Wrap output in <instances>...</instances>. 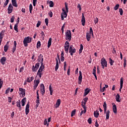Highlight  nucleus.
Listing matches in <instances>:
<instances>
[{"label":"nucleus","mask_w":127,"mask_h":127,"mask_svg":"<svg viewBox=\"0 0 127 127\" xmlns=\"http://www.w3.org/2000/svg\"><path fill=\"white\" fill-rule=\"evenodd\" d=\"M65 9L64 8H63L62 9L63 14L61 15L62 20H64V18H66V16L67 15V13L68 12V8L67 4L66 2L65 3Z\"/></svg>","instance_id":"1"},{"label":"nucleus","mask_w":127,"mask_h":127,"mask_svg":"<svg viewBox=\"0 0 127 127\" xmlns=\"http://www.w3.org/2000/svg\"><path fill=\"white\" fill-rule=\"evenodd\" d=\"M103 108L104 110V114H106V120H109L110 117V111L108 110L107 111V105L106 102H104V103L103 104Z\"/></svg>","instance_id":"2"},{"label":"nucleus","mask_w":127,"mask_h":127,"mask_svg":"<svg viewBox=\"0 0 127 127\" xmlns=\"http://www.w3.org/2000/svg\"><path fill=\"white\" fill-rule=\"evenodd\" d=\"M32 41V38L29 37H25L23 40V44L24 47L28 46V43H31Z\"/></svg>","instance_id":"3"},{"label":"nucleus","mask_w":127,"mask_h":127,"mask_svg":"<svg viewBox=\"0 0 127 127\" xmlns=\"http://www.w3.org/2000/svg\"><path fill=\"white\" fill-rule=\"evenodd\" d=\"M65 36H66L65 39H66V40H68L69 41H71V33L70 30H67V31L65 33Z\"/></svg>","instance_id":"4"},{"label":"nucleus","mask_w":127,"mask_h":127,"mask_svg":"<svg viewBox=\"0 0 127 127\" xmlns=\"http://www.w3.org/2000/svg\"><path fill=\"white\" fill-rule=\"evenodd\" d=\"M76 52V49L73 48V46L71 45L69 48L68 53H70L71 56H73V54H75Z\"/></svg>","instance_id":"5"},{"label":"nucleus","mask_w":127,"mask_h":127,"mask_svg":"<svg viewBox=\"0 0 127 127\" xmlns=\"http://www.w3.org/2000/svg\"><path fill=\"white\" fill-rule=\"evenodd\" d=\"M101 64L104 65L105 67L108 66L107 61L105 58H103L101 60Z\"/></svg>","instance_id":"6"},{"label":"nucleus","mask_w":127,"mask_h":127,"mask_svg":"<svg viewBox=\"0 0 127 127\" xmlns=\"http://www.w3.org/2000/svg\"><path fill=\"white\" fill-rule=\"evenodd\" d=\"M36 103H37V107H38V106L40 105V96L39 94V90L37 91V100L36 101Z\"/></svg>","instance_id":"7"},{"label":"nucleus","mask_w":127,"mask_h":127,"mask_svg":"<svg viewBox=\"0 0 127 127\" xmlns=\"http://www.w3.org/2000/svg\"><path fill=\"white\" fill-rule=\"evenodd\" d=\"M13 9V6L11 4H10L7 8V11L8 14L12 13Z\"/></svg>","instance_id":"8"},{"label":"nucleus","mask_w":127,"mask_h":127,"mask_svg":"<svg viewBox=\"0 0 127 127\" xmlns=\"http://www.w3.org/2000/svg\"><path fill=\"white\" fill-rule=\"evenodd\" d=\"M79 75L78 76V84L79 85H81V84L82 83V72L81 71H79Z\"/></svg>","instance_id":"9"},{"label":"nucleus","mask_w":127,"mask_h":127,"mask_svg":"<svg viewBox=\"0 0 127 127\" xmlns=\"http://www.w3.org/2000/svg\"><path fill=\"white\" fill-rule=\"evenodd\" d=\"M124 85V78H121L120 79V92H121L122 89L123 88Z\"/></svg>","instance_id":"10"},{"label":"nucleus","mask_w":127,"mask_h":127,"mask_svg":"<svg viewBox=\"0 0 127 127\" xmlns=\"http://www.w3.org/2000/svg\"><path fill=\"white\" fill-rule=\"evenodd\" d=\"M16 106L17 107V108H19V111H21L22 110V107L21 106V102L20 100H18L16 102Z\"/></svg>","instance_id":"11"},{"label":"nucleus","mask_w":127,"mask_h":127,"mask_svg":"<svg viewBox=\"0 0 127 127\" xmlns=\"http://www.w3.org/2000/svg\"><path fill=\"white\" fill-rule=\"evenodd\" d=\"M19 91L21 92V94H22V97H24L25 95V90L22 88H19Z\"/></svg>","instance_id":"12"},{"label":"nucleus","mask_w":127,"mask_h":127,"mask_svg":"<svg viewBox=\"0 0 127 127\" xmlns=\"http://www.w3.org/2000/svg\"><path fill=\"white\" fill-rule=\"evenodd\" d=\"M29 113V103L28 102L26 109H25V114L26 115H28Z\"/></svg>","instance_id":"13"},{"label":"nucleus","mask_w":127,"mask_h":127,"mask_svg":"<svg viewBox=\"0 0 127 127\" xmlns=\"http://www.w3.org/2000/svg\"><path fill=\"white\" fill-rule=\"evenodd\" d=\"M85 16L84 15V14L83 13H82V18H81V23H82V25L83 26H85Z\"/></svg>","instance_id":"14"},{"label":"nucleus","mask_w":127,"mask_h":127,"mask_svg":"<svg viewBox=\"0 0 127 127\" xmlns=\"http://www.w3.org/2000/svg\"><path fill=\"white\" fill-rule=\"evenodd\" d=\"M43 58V56L41 54L38 56L39 62H40L41 64L43 63L44 59Z\"/></svg>","instance_id":"15"},{"label":"nucleus","mask_w":127,"mask_h":127,"mask_svg":"<svg viewBox=\"0 0 127 127\" xmlns=\"http://www.w3.org/2000/svg\"><path fill=\"white\" fill-rule=\"evenodd\" d=\"M112 105H113V111L115 113V114H117V106H116V104L114 103L112 104Z\"/></svg>","instance_id":"16"},{"label":"nucleus","mask_w":127,"mask_h":127,"mask_svg":"<svg viewBox=\"0 0 127 127\" xmlns=\"http://www.w3.org/2000/svg\"><path fill=\"white\" fill-rule=\"evenodd\" d=\"M44 69L45 65H44V63H41V65L38 69L39 72H42Z\"/></svg>","instance_id":"17"},{"label":"nucleus","mask_w":127,"mask_h":127,"mask_svg":"<svg viewBox=\"0 0 127 127\" xmlns=\"http://www.w3.org/2000/svg\"><path fill=\"white\" fill-rule=\"evenodd\" d=\"M6 61V58L5 57H2L0 60V62L2 65L5 64V63Z\"/></svg>","instance_id":"18"},{"label":"nucleus","mask_w":127,"mask_h":127,"mask_svg":"<svg viewBox=\"0 0 127 127\" xmlns=\"http://www.w3.org/2000/svg\"><path fill=\"white\" fill-rule=\"evenodd\" d=\"M61 104V100L58 99L56 104V108H58Z\"/></svg>","instance_id":"19"},{"label":"nucleus","mask_w":127,"mask_h":127,"mask_svg":"<svg viewBox=\"0 0 127 127\" xmlns=\"http://www.w3.org/2000/svg\"><path fill=\"white\" fill-rule=\"evenodd\" d=\"M90 92V89H88V88H86L85 89L84 93L83 94L84 97H86V96Z\"/></svg>","instance_id":"20"},{"label":"nucleus","mask_w":127,"mask_h":127,"mask_svg":"<svg viewBox=\"0 0 127 127\" xmlns=\"http://www.w3.org/2000/svg\"><path fill=\"white\" fill-rule=\"evenodd\" d=\"M91 34H90L89 33H86V38L87 39V41L88 42L90 41L91 39Z\"/></svg>","instance_id":"21"},{"label":"nucleus","mask_w":127,"mask_h":127,"mask_svg":"<svg viewBox=\"0 0 127 127\" xmlns=\"http://www.w3.org/2000/svg\"><path fill=\"white\" fill-rule=\"evenodd\" d=\"M11 3L13 6L17 7L18 6L16 0H11Z\"/></svg>","instance_id":"22"},{"label":"nucleus","mask_w":127,"mask_h":127,"mask_svg":"<svg viewBox=\"0 0 127 127\" xmlns=\"http://www.w3.org/2000/svg\"><path fill=\"white\" fill-rule=\"evenodd\" d=\"M56 65L55 66V71H57L58 70V69H59V62L58 60H57V59H56Z\"/></svg>","instance_id":"23"},{"label":"nucleus","mask_w":127,"mask_h":127,"mask_svg":"<svg viewBox=\"0 0 127 127\" xmlns=\"http://www.w3.org/2000/svg\"><path fill=\"white\" fill-rule=\"evenodd\" d=\"M52 39L50 38L48 42V48H49L51 46Z\"/></svg>","instance_id":"24"},{"label":"nucleus","mask_w":127,"mask_h":127,"mask_svg":"<svg viewBox=\"0 0 127 127\" xmlns=\"http://www.w3.org/2000/svg\"><path fill=\"white\" fill-rule=\"evenodd\" d=\"M34 77H28L27 78V82L28 83H30L34 80Z\"/></svg>","instance_id":"25"},{"label":"nucleus","mask_w":127,"mask_h":127,"mask_svg":"<svg viewBox=\"0 0 127 127\" xmlns=\"http://www.w3.org/2000/svg\"><path fill=\"white\" fill-rule=\"evenodd\" d=\"M120 98V95L118 94L116 96V101L118 102L119 103H120L121 102V101L119 100Z\"/></svg>","instance_id":"26"},{"label":"nucleus","mask_w":127,"mask_h":127,"mask_svg":"<svg viewBox=\"0 0 127 127\" xmlns=\"http://www.w3.org/2000/svg\"><path fill=\"white\" fill-rule=\"evenodd\" d=\"M26 101V98L25 97L23 98L21 101L22 106H24Z\"/></svg>","instance_id":"27"},{"label":"nucleus","mask_w":127,"mask_h":127,"mask_svg":"<svg viewBox=\"0 0 127 127\" xmlns=\"http://www.w3.org/2000/svg\"><path fill=\"white\" fill-rule=\"evenodd\" d=\"M40 83V80H36V81H34V85L35 86L38 87L39 84Z\"/></svg>","instance_id":"28"},{"label":"nucleus","mask_w":127,"mask_h":127,"mask_svg":"<svg viewBox=\"0 0 127 127\" xmlns=\"http://www.w3.org/2000/svg\"><path fill=\"white\" fill-rule=\"evenodd\" d=\"M38 69L37 68V66L35 65H33L32 67V71L33 72L36 71Z\"/></svg>","instance_id":"29"},{"label":"nucleus","mask_w":127,"mask_h":127,"mask_svg":"<svg viewBox=\"0 0 127 127\" xmlns=\"http://www.w3.org/2000/svg\"><path fill=\"white\" fill-rule=\"evenodd\" d=\"M94 117L97 118L99 116V113L98 111H96V112L94 111Z\"/></svg>","instance_id":"30"},{"label":"nucleus","mask_w":127,"mask_h":127,"mask_svg":"<svg viewBox=\"0 0 127 127\" xmlns=\"http://www.w3.org/2000/svg\"><path fill=\"white\" fill-rule=\"evenodd\" d=\"M43 75V73H42L41 71H39V70H38V72L37 73V75L39 76V77H40V78H41L42 75Z\"/></svg>","instance_id":"31"},{"label":"nucleus","mask_w":127,"mask_h":127,"mask_svg":"<svg viewBox=\"0 0 127 127\" xmlns=\"http://www.w3.org/2000/svg\"><path fill=\"white\" fill-rule=\"evenodd\" d=\"M18 24H15L14 27V29L16 31V32H19L18 29Z\"/></svg>","instance_id":"32"},{"label":"nucleus","mask_w":127,"mask_h":127,"mask_svg":"<svg viewBox=\"0 0 127 127\" xmlns=\"http://www.w3.org/2000/svg\"><path fill=\"white\" fill-rule=\"evenodd\" d=\"M49 91L50 92V95H52L53 93V90L52 89L51 84L49 86Z\"/></svg>","instance_id":"33"},{"label":"nucleus","mask_w":127,"mask_h":127,"mask_svg":"<svg viewBox=\"0 0 127 127\" xmlns=\"http://www.w3.org/2000/svg\"><path fill=\"white\" fill-rule=\"evenodd\" d=\"M114 63V61L112 60L111 58H109V64H110V65L112 66Z\"/></svg>","instance_id":"34"},{"label":"nucleus","mask_w":127,"mask_h":127,"mask_svg":"<svg viewBox=\"0 0 127 127\" xmlns=\"http://www.w3.org/2000/svg\"><path fill=\"white\" fill-rule=\"evenodd\" d=\"M49 6L50 7H53L54 6V3L53 1L51 0L49 1Z\"/></svg>","instance_id":"35"},{"label":"nucleus","mask_w":127,"mask_h":127,"mask_svg":"<svg viewBox=\"0 0 127 127\" xmlns=\"http://www.w3.org/2000/svg\"><path fill=\"white\" fill-rule=\"evenodd\" d=\"M4 31H2L0 33V39H2L3 38Z\"/></svg>","instance_id":"36"},{"label":"nucleus","mask_w":127,"mask_h":127,"mask_svg":"<svg viewBox=\"0 0 127 127\" xmlns=\"http://www.w3.org/2000/svg\"><path fill=\"white\" fill-rule=\"evenodd\" d=\"M93 74L94 75V77L96 79V80L97 79V74L96 73V70H95V69H93V72H92Z\"/></svg>","instance_id":"37"},{"label":"nucleus","mask_w":127,"mask_h":127,"mask_svg":"<svg viewBox=\"0 0 127 127\" xmlns=\"http://www.w3.org/2000/svg\"><path fill=\"white\" fill-rule=\"evenodd\" d=\"M8 50V46H7V45H5L4 47V51L5 52H7Z\"/></svg>","instance_id":"38"},{"label":"nucleus","mask_w":127,"mask_h":127,"mask_svg":"<svg viewBox=\"0 0 127 127\" xmlns=\"http://www.w3.org/2000/svg\"><path fill=\"white\" fill-rule=\"evenodd\" d=\"M76 114V109H74L73 111H72L71 113V117H72L74 115H75Z\"/></svg>","instance_id":"39"},{"label":"nucleus","mask_w":127,"mask_h":127,"mask_svg":"<svg viewBox=\"0 0 127 127\" xmlns=\"http://www.w3.org/2000/svg\"><path fill=\"white\" fill-rule=\"evenodd\" d=\"M64 47H69V43L67 41L65 42Z\"/></svg>","instance_id":"40"},{"label":"nucleus","mask_w":127,"mask_h":127,"mask_svg":"<svg viewBox=\"0 0 127 127\" xmlns=\"http://www.w3.org/2000/svg\"><path fill=\"white\" fill-rule=\"evenodd\" d=\"M32 10H33V5L32 4H30L29 5V11L30 13H32Z\"/></svg>","instance_id":"41"},{"label":"nucleus","mask_w":127,"mask_h":127,"mask_svg":"<svg viewBox=\"0 0 127 127\" xmlns=\"http://www.w3.org/2000/svg\"><path fill=\"white\" fill-rule=\"evenodd\" d=\"M44 125L45 126H46L47 125V127H48L49 125V124L48 123V121H47V119H45L44 121Z\"/></svg>","instance_id":"42"},{"label":"nucleus","mask_w":127,"mask_h":127,"mask_svg":"<svg viewBox=\"0 0 127 127\" xmlns=\"http://www.w3.org/2000/svg\"><path fill=\"white\" fill-rule=\"evenodd\" d=\"M3 84V81L2 80L1 78H0V89L2 88Z\"/></svg>","instance_id":"43"},{"label":"nucleus","mask_w":127,"mask_h":127,"mask_svg":"<svg viewBox=\"0 0 127 127\" xmlns=\"http://www.w3.org/2000/svg\"><path fill=\"white\" fill-rule=\"evenodd\" d=\"M41 92L42 95H44V94L45 93V88H41Z\"/></svg>","instance_id":"44"},{"label":"nucleus","mask_w":127,"mask_h":127,"mask_svg":"<svg viewBox=\"0 0 127 127\" xmlns=\"http://www.w3.org/2000/svg\"><path fill=\"white\" fill-rule=\"evenodd\" d=\"M9 0H6L5 2L4 3V5H3L4 7H6L7 5L8 2H9Z\"/></svg>","instance_id":"45"},{"label":"nucleus","mask_w":127,"mask_h":127,"mask_svg":"<svg viewBox=\"0 0 127 127\" xmlns=\"http://www.w3.org/2000/svg\"><path fill=\"white\" fill-rule=\"evenodd\" d=\"M82 108L84 109V114H85L87 111V107L85 106V105L82 106Z\"/></svg>","instance_id":"46"},{"label":"nucleus","mask_w":127,"mask_h":127,"mask_svg":"<svg viewBox=\"0 0 127 127\" xmlns=\"http://www.w3.org/2000/svg\"><path fill=\"white\" fill-rule=\"evenodd\" d=\"M120 4H117L116 6L114 7V10H117L119 8Z\"/></svg>","instance_id":"47"},{"label":"nucleus","mask_w":127,"mask_h":127,"mask_svg":"<svg viewBox=\"0 0 127 127\" xmlns=\"http://www.w3.org/2000/svg\"><path fill=\"white\" fill-rule=\"evenodd\" d=\"M41 47V43L40 41L37 43V48L39 49Z\"/></svg>","instance_id":"48"},{"label":"nucleus","mask_w":127,"mask_h":127,"mask_svg":"<svg viewBox=\"0 0 127 127\" xmlns=\"http://www.w3.org/2000/svg\"><path fill=\"white\" fill-rule=\"evenodd\" d=\"M49 19L48 18H45V23L47 26H48Z\"/></svg>","instance_id":"49"},{"label":"nucleus","mask_w":127,"mask_h":127,"mask_svg":"<svg viewBox=\"0 0 127 127\" xmlns=\"http://www.w3.org/2000/svg\"><path fill=\"white\" fill-rule=\"evenodd\" d=\"M119 12L120 13L121 15H123V13H124L123 9L122 8H120L119 9Z\"/></svg>","instance_id":"50"},{"label":"nucleus","mask_w":127,"mask_h":127,"mask_svg":"<svg viewBox=\"0 0 127 127\" xmlns=\"http://www.w3.org/2000/svg\"><path fill=\"white\" fill-rule=\"evenodd\" d=\"M124 68H125L127 66V60L126 58H124Z\"/></svg>","instance_id":"51"},{"label":"nucleus","mask_w":127,"mask_h":127,"mask_svg":"<svg viewBox=\"0 0 127 127\" xmlns=\"http://www.w3.org/2000/svg\"><path fill=\"white\" fill-rule=\"evenodd\" d=\"M89 34L93 35V29H92V27L90 28V29H89Z\"/></svg>","instance_id":"52"},{"label":"nucleus","mask_w":127,"mask_h":127,"mask_svg":"<svg viewBox=\"0 0 127 127\" xmlns=\"http://www.w3.org/2000/svg\"><path fill=\"white\" fill-rule=\"evenodd\" d=\"M66 53H68L69 47H64Z\"/></svg>","instance_id":"53"},{"label":"nucleus","mask_w":127,"mask_h":127,"mask_svg":"<svg viewBox=\"0 0 127 127\" xmlns=\"http://www.w3.org/2000/svg\"><path fill=\"white\" fill-rule=\"evenodd\" d=\"M14 16H12L11 17V21H10V22L11 23H13L14 21Z\"/></svg>","instance_id":"54"},{"label":"nucleus","mask_w":127,"mask_h":127,"mask_svg":"<svg viewBox=\"0 0 127 127\" xmlns=\"http://www.w3.org/2000/svg\"><path fill=\"white\" fill-rule=\"evenodd\" d=\"M98 18L96 17V18L94 19V24H96L98 22Z\"/></svg>","instance_id":"55"},{"label":"nucleus","mask_w":127,"mask_h":127,"mask_svg":"<svg viewBox=\"0 0 127 127\" xmlns=\"http://www.w3.org/2000/svg\"><path fill=\"white\" fill-rule=\"evenodd\" d=\"M70 70H71L70 66H68V70H67V75H70Z\"/></svg>","instance_id":"56"},{"label":"nucleus","mask_w":127,"mask_h":127,"mask_svg":"<svg viewBox=\"0 0 127 127\" xmlns=\"http://www.w3.org/2000/svg\"><path fill=\"white\" fill-rule=\"evenodd\" d=\"M16 49V47L13 46V49L12 50V54L14 53V52H15Z\"/></svg>","instance_id":"57"},{"label":"nucleus","mask_w":127,"mask_h":127,"mask_svg":"<svg viewBox=\"0 0 127 127\" xmlns=\"http://www.w3.org/2000/svg\"><path fill=\"white\" fill-rule=\"evenodd\" d=\"M37 0H33V6H36V3L37 2Z\"/></svg>","instance_id":"58"},{"label":"nucleus","mask_w":127,"mask_h":127,"mask_svg":"<svg viewBox=\"0 0 127 127\" xmlns=\"http://www.w3.org/2000/svg\"><path fill=\"white\" fill-rule=\"evenodd\" d=\"M88 122L89 124H92V118H89V119L88 120Z\"/></svg>","instance_id":"59"},{"label":"nucleus","mask_w":127,"mask_h":127,"mask_svg":"<svg viewBox=\"0 0 127 127\" xmlns=\"http://www.w3.org/2000/svg\"><path fill=\"white\" fill-rule=\"evenodd\" d=\"M24 70V66H22V67H21L19 70V72H22V71H23Z\"/></svg>","instance_id":"60"},{"label":"nucleus","mask_w":127,"mask_h":127,"mask_svg":"<svg viewBox=\"0 0 127 127\" xmlns=\"http://www.w3.org/2000/svg\"><path fill=\"white\" fill-rule=\"evenodd\" d=\"M49 15L50 16L51 18L53 16V12L51 11L48 13Z\"/></svg>","instance_id":"61"},{"label":"nucleus","mask_w":127,"mask_h":127,"mask_svg":"<svg viewBox=\"0 0 127 127\" xmlns=\"http://www.w3.org/2000/svg\"><path fill=\"white\" fill-rule=\"evenodd\" d=\"M11 100H12V98L11 97H8V102L11 103Z\"/></svg>","instance_id":"62"},{"label":"nucleus","mask_w":127,"mask_h":127,"mask_svg":"<svg viewBox=\"0 0 127 127\" xmlns=\"http://www.w3.org/2000/svg\"><path fill=\"white\" fill-rule=\"evenodd\" d=\"M41 22L40 21H38L37 23V27H39L40 26Z\"/></svg>","instance_id":"63"},{"label":"nucleus","mask_w":127,"mask_h":127,"mask_svg":"<svg viewBox=\"0 0 127 127\" xmlns=\"http://www.w3.org/2000/svg\"><path fill=\"white\" fill-rule=\"evenodd\" d=\"M10 91V88H8L5 91V94H7Z\"/></svg>","instance_id":"64"}]
</instances>
